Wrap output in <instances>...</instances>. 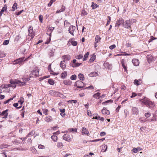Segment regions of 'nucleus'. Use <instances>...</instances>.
I'll return each instance as SVG.
<instances>
[{
    "instance_id": "nucleus-1",
    "label": "nucleus",
    "mask_w": 157,
    "mask_h": 157,
    "mask_svg": "<svg viewBox=\"0 0 157 157\" xmlns=\"http://www.w3.org/2000/svg\"><path fill=\"white\" fill-rule=\"evenodd\" d=\"M139 101L141 103V105H145L147 107L151 109H153L155 105L154 102L150 101L149 99L145 97L143 99H140Z\"/></svg>"
},
{
    "instance_id": "nucleus-2",
    "label": "nucleus",
    "mask_w": 157,
    "mask_h": 157,
    "mask_svg": "<svg viewBox=\"0 0 157 157\" xmlns=\"http://www.w3.org/2000/svg\"><path fill=\"white\" fill-rule=\"evenodd\" d=\"M25 59L24 57L19 58L13 61V64H16L18 63H21L23 61H25Z\"/></svg>"
},
{
    "instance_id": "nucleus-3",
    "label": "nucleus",
    "mask_w": 157,
    "mask_h": 157,
    "mask_svg": "<svg viewBox=\"0 0 157 157\" xmlns=\"http://www.w3.org/2000/svg\"><path fill=\"white\" fill-rule=\"evenodd\" d=\"M30 77H38L39 76V70L38 69L33 70L32 71L31 74L30 75Z\"/></svg>"
},
{
    "instance_id": "nucleus-4",
    "label": "nucleus",
    "mask_w": 157,
    "mask_h": 157,
    "mask_svg": "<svg viewBox=\"0 0 157 157\" xmlns=\"http://www.w3.org/2000/svg\"><path fill=\"white\" fill-rule=\"evenodd\" d=\"M10 83L12 85V87L15 88L16 87V85L19 84L20 83V80L15 79L14 80H10Z\"/></svg>"
},
{
    "instance_id": "nucleus-5",
    "label": "nucleus",
    "mask_w": 157,
    "mask_h": 157,
    "mask_svg": "<svg viewBox=\"0 0 157 157\" xmlns=\"http://www.w3.org/2000/svg\"><path fill=\"white\" fill-rule=\"evenodd\" d=\"M124 21L122 18H120L119 19H118L117 21V22L115 25V27H119L121 25L124 23Z\"/></svg>"
},
{
    "instance_id": "nucleus-6",
    "label": "nucleus",
    "mask_w": 157,
    "mask_h": 157,
    "mask_svg": "<svg viewBox=\"0 0 157 157\" xmlns=\"http://www.w3.org/2000/svg\"><path fill=\"white\" fill-rule=\"evenodd\" d=\"M131 25L130 20L126 21L124 22V23L123 24V27L127 29L130 28Z\"/></svg>"
},
{
    "instance_id": "nucleus-7",
    "label": "nucleus",
    "mask_w": 157,
    "mask_h": 157,
    "mask_svg": "<svg viewBox=\"0 0 157 157\" xmlns=\"http://www.w3.org/2000/svg\"><path fill=\"white\" fill-rule=\"evenodd\" d=\"M84 85V84L82 82L80 81H77L76 82L75 86H76L78 88H81L83 87Z\"/></svg>"
},
{
    "instance_id": "nucleus-8",
    "label": "nucleus",
    "mask_w": 157,
    "mask_h": 157,
    "mask_svg": "<svg viewBox=\"0 0 157 157\" xmlns=\"http://www.w3.org/2000/svg\"><path fill=\"white\" fill-rule=\"evenodd\" d=\"M94 119L100 120L102 121H103L105 119L103 117H101L98 114L95 113L94 114Z\"/></svg>"
},
{
    "instance_id": "nucleus-9",
    "label": "nucleus",
    "mask_w": 157,
    "mask_h": 157,
    "mask_svg": "<svg viewBox=\"0 0 157 157\" xmlns=\"http://www.w3.org/2000/svg\"><path fill=\"white\" fill-rule=\"evenodd\" d=\"M63 139L68 142H70L71 141L70 136L68 134H64L63 136Z\"/></svg>"
},
{
    "instance_id": "nucleus-10",
    "label": "nucleus",
    "mask_w": 157,
    "mask_h": 157,
    "mask_svg": "<svg viewBox=\"0 0 157 157\" xmlns=\"http://www.w3.org/2000/svg\"><path fill=\"white\" fill-rule=\"evenodd\" d=\"M75 28H76V27H75V26L71 25V26H70V27H69V29L68 31H69V33L71 34L73 36L74 35L73 33L74 32V31L75 29Z\"/></svg>"
},
{
    "instance_id": "nucleus-11",
    "label": "nucleus",
    "mask_w": 157,
    "mask_h": 157,
    "mask_svg": "<svg viewBox=\"0 0 157 157\" xmlns=\"http://www.w3.org/2000/svg\"><path fill=\"white\" fill-rule=\"evenodd\" d=\"M139 111L138 109L136 107H133L132 109V113L133 114L137 115L138 114Z\"/></svg>"
},
{
    "instance_id": "nucleus-12",
    "label": "nucleus",
    "mask_w": 157,
    "mask_h": 157,
    "mask_svg": "<svg viewBox=\"0 0 157 157\" xmlns=\"http://www.w3.org/2000/svg\"><path fill=\"white\" fill-rule=\"evenodd\" d=\"M102 114L105 115H109L110 114V112L109 110L107 109L106 108L104 107L101 110Z\"/></svg>"
},
{
    "instance_id": "nucleus-13",
    "label": "nucleus",
    "mask_w": 157,
    "mask_h": 157,
    "mask_svg": "<svg viewBox=\"0 0 157 157\" xmlns=\"http://www.w3.org/2000/svg\"><path fill=\"white\" fill-rule=\"evenodd\" d=\"M62 59L65 62L69 61L71 59V56L68 55H64L62 56Z\"/></svg>"
},
{
    "instance_id": "nucleus-14",
    "label": "nucleus",
    "mask_w": 157,
    "mask_h": 157,
    "mask_svg": "<svg viewBox=\"0 0 157 157\" xmlns=\"http://www.w3.org/2000/svg\"><path fill=\"white\" fill-rule=\"evenodd\" d=\"M8 111V109H6L1 113L2 118L6 119L8 115V113H7Z\"/></svg>"
},
{
    "instance_id": "nucleus-15",
    "label": "nucleus",
    "mask_w": 157,
    "mask_h": 157,
    "mask_svg": "<svg viewBox=\"0 0 157 157\" xmlns=\"http://www.w3.org/2000/svg\"><path fill=\"white\" fill-rule=\"evenodd\" d=\"M60 67L63 69H64L66 67L65 62L64 61H62L60 63Z\"/></svg>"
},
{
    "instance_id": "nucleus-16",
    "label": "nucleus",
    "mask_w": 157,
    "mask_h": 157,
    "mask_svg": "<svg viewBox=\"0 0 157 157\" xmlns=\"http://www.w3.org/2000/svg\"><path fill=\"white\" fill-rule=\"evenodd\" d=\"M132 62L133 65L136 66H138L139 64V61L137 59H133L132 60Z\"/></svg>"
},
{
    "instance_id": "nucleus-17",
    "label": "nucleus",
    "mask_w": 157,
    "mask_h": 157,
    "mask_svg": "<svg viewBox=\"0 0 157 157\" xmlns=\"http://www.w3.org/2000/svg\"><path fill=\"white\" fill-rule=\"evenodd\" d=\"M63 83L66 85L70 86L72 84V82L70 80H65L63 81Z\"/></svg>"
},
{
    "instance_id": "nucleus-18",
    "label": "nucleus",
    "mask_w": 157,
    "mask_h": 157,
    "mask_svg": "<svg viewBox=\"0 0 157 157\" xmlns=\"http://www.w3.org/2000/svg\"><path fill=\"white\" fill-rule=\"evenodd\" d=\"M101 151L103 152H105L107 149V146L105 144H104L101 146Z\"/></svg>"
},
{
    "instance_id": "nucleus-19",
    "label": "nucleus",
    "mask_w": 157,
    "mask_h": 157,
    "mask_svg": "<svg viewBox=\"0 0 157 157\" xmlns=\"http://www.w3.org/2000/svg\"><path fill=\"white\" fill-rule=\"evenodd\" d=\"M121 64L122 66L123 67L124 71L127 72V66L124 63V59H122L121 60Z\"/></svg>"
},
{
    "instance_id": "nucleus-20",
    "label": "nucleus",
    "mask_w": 157,
    "mask_h": 157,
    "mask_svg": "<svg viewBox=\"0 0 157 157\" xmlns=\"http://www.w3.org/2000/svg\"><path fill=\"white\" fill-rule=\"evenodd\" d=\"M7 10V6L6 5H4V6L2 8L1 11H0V17L2 15L3 12L6 10Z\"/></svg>"
},
{
    "instance_id": "nucleus-21",
    "label": "nucleus",
    "mask_w": 157,
    "mask_h": 157,
    "mask_svg": "<svg viewBox=\"0 0 157 157\" xmlns=\"http://www.w3.org/2000/svg\"><path fill=\"white\" fill-rule=\"evenodd\" d=\"M142 150V149L141 147H137V148H134L132 149L133 152L135 153H136L138 151H140Z\"/></svg>"
},
{
    "instance_id": "nucleus-22",
    "label": "nucleus",
    "mask_w": 157,
    "mask_h": 157,
    "mask_svg": "<svg viewBox=\"0 0 157 157\" xmlns=\"http://www.w3.org/2000/svg\"><path fill=\"white\" fill-rule=\"evenodd\" d=\"M60 111L61 112L60 113V115L62 117H64L65 115V109H59Z\"/></svg>"
},
{
    "instance_id": "nucleus-23",
    "label": "nucleus",
    "mask_w": 157,
    "mask_h": 157,
    "mask_svg": "<svg viewBox=\"0 0 157 157\" xmlns=\"http://www.w3.org/2000/svg\"><path fill=\"white\" fill-rule=\"evenodd\" d=\"M82 134H89L88 130L85 128L83 127L82 128Z\"/></svg>"
},
{
    "instance_id": "nucleus-24",
    "label": "nucleus",
    "mask_w": 157,
    "mask_h": 157,
    "mask_svg": "<svg viewBox=\"0 0 157 157\" xmlns=\"http://www.w3.org/2000/svg\"><path fill=\"white\" fill-rule=\"evenodd\" d=\"M65 7L63 5V6H62L61 9H60L59 10H58L56 11V13H59L61 12H63V11H64L65 10Z\"/></svg>"
},
{
    "instance_id": "nucleus-25",
    "label": "nucleus",
    "mask_w": 157,
    "mask_h": 157,
    "mask_svg": "<svg viewBox=\"0 0 157 157\" xmlns=\"http://www.w3.org/2000/svg\"><path fill=\"white\" fill-rule=\"evenodd\" d=\"M101 39V38L98 35H96L95 38V43H98L100 41Z\"/></svg>"
},
{
    "instance_id": "nucleus-26",
    "label": "nucleus",
    "mask_w": 157,
    "mask_h": 157,
    "mask_svg": "<svg viewBox=\"0 0 157 157\" xmlns=\"http://www.w3.org/2000/svg\"><path fill=\"white\" fill-rule=\"evenodd\" d=\"M141 81L140 79H135L134 81V84L137 85L141 84Z\"/></svg>"
},
{
    "instance_id": "nucleus-27",
    "label": "nucleus",
    "mask_w": 157,
    "mask_h": 157,
    "mask_svg": "<svg viewBox=\"0 0 157 157\" xmlns=\"http://www.w3.org/2000/svg\"><path fill=\"white\" fill-rule=\"evenodd\" d=\"M50 94L51 95H52L53 96H55L56 95H57L59 94V92H56L55 91L53 90H51L50 91Z\"/></svg>"
},
{
    "instance_id": "nucleus-28",
    "label": "nucleus",
    "mask_w": 157,
    "mask_h": 157,
    "mask_svg": "<svg viewBox=\"0 0 157 157\" xmlns=\"http://www.w3.org/2000/svg\"><path fill=\"white\" fill-rule=\"evenodd\" d=\"M78 78L81 80L83 81L84 79V77L83 75L81 73H80L78 75Z\"/></svg>"
},
{
    "instance_id": "nucleus-29",
    "label": "nucleus",
    "mask_w": 157,
    "mask_h": 157,
    "mask_svg": "<svg viewBox=\"0 0 157 157\" xmlns=\"http://www.w3.org/2000/svg\"><path fill=\"white\" fill-rule=\"evenodd\" d=\"M67 73L66 71H64L63 72L61 75V77L62 78H65L67 76Z\"/></svg>"
},
{
    "instance_id": "nucleus-30",
    "label": "nucleus",
    "mask_w": 157,
    "mask_h": 157,
    "mask_svg": "<svg viewBox=\"0 0 157 157\" xmlns=\"http://www.w3.org/2000/svg\"><path fill=\"white\" fill-rule=\"evenodd\" d=\"M17 4L16 2L14 3L12 8V10L13 11H14L16 10L17 9Z\"/></svg>"
},
{
    "instance_id": "nucleus-31",
    "label": "nucleus",
    "mask_w": 157,
    "mask_h": 157,
    "mask_svg": "<svg viewBox=\"0 0 157 157\" xmlns=\"http://www.w3.org/2000/svg\"><path fill=\"white\" fill-rule=\"evenodd\" d=\"M51 138L55 142H57V137L55 135H52L51 136Z\"/></svg>"
},
{
    "instance_id": "nucleus-32",
    "label": "nucleus",
    "mask_w": 157,
    "mask_h": 157,
    "mask_svg": "<svg viewBox=\"0 0 157 157\" xmlns=\"http://www.w3.org/2000/svg\"><path fill=\"white\" fill-rule=\"evenodd\" d=\"M69 42H70L71 43V44L74 46H76L77 44V42L75 41L70 40Z\"/></svg>"
},
{
    "instance_id": "nucleus-33",
    "label": "nucleus",
    "mask_w": 157,
    "mask_h": 157,
    "mask_svg": "<svg viewBox=\"0 0 157 157\" xmlns=\"http://www.w3.org/2000/svg\"><path fill=\"white\" fill-rule=\"evenodd\" d=\"M63 146V144L61 142H58L57 143V146L59 148H61Z\"/></svg>"
},
{
    "instance_id": "nucleus-34",
    "label": "nucleus",
    "mask_w": 157,
    "mask_h": 157,
    "mask_svg": "<svg viewBox=\"0 0 157 157\" xmlns=\"http://www.w3.org/2000/svg\"><path fill=\"white\" fill-rule=\"evenodd\" d=\"M70 25V23L68 22L67 20H65L64 22V26L65 27H67Z\"/></svg>"
},
{
    "instance_id": "nucleus-35",
    "label": "nucleus",
    "mask_w": 157,
    "mask_h": 157,
    "mask_svg": "<svg viewBox=\"0 0 157 157\" xmlns=\"http://www.w3.org/2000/svg\"><path fill=\"white\" fill-rule=\"evenodd\" d=\"M98 75V74L95 72H92L89 75L90 76H96Z\"/></svg>"
},
{
    "instance_id": "nucleus-36",
    "label": "nucleus",
    "mask_w": 157,
    "mask_h": 157,
    "mask_svg": "<svg viewBox=\"0 0 157 157\" xmlns=\"http://www.w3.org/2000/svg\"><path fill=\"white\" fill-rule=\"evenodd\" d=\"M89 54V53L88 52H86L85 54V55L84 56V58L83 59V61H85L87 59Z\"/></svg>"
},
{
    "instance_id": "nucleus-37",
    "label": "nucleus",
    "mask_w": 157,
    "mask_h": 157,
    "mask_svg": "<svg viewBox=\"0 0 157 157\" xmlns=\"http://www.w3.org/2000/svg\"><path fill=\"white\" fill-rule=\"evenodd\" d=\"M81 64H82V63H76L75 64H72L71 66L74 67H78Z\"/></svg>"
},
{
    "instance_id": "nucleus-38",
    "label": "nucleus",
    "mask_w": 157,
    "mask_h": 157,
    "mask_svg": "<svg viewBox=\"0 0 157 157\" xmlns=\"http://www.w3.org/2000/svg\"><path fill=\"white\" fill-rule=\"evenodd\" d=\"M52 117L50 116H48L45 117V120L47 122H49L51 121Z\"/></svg>"
},
{
    "instance_id": "nucleus-39",
    "label": "nucleus",
    "mask_w": 157,
    "mask_h": 157,
    "mask_svg": "<svg viewBox=\"0 0 157 157\" xmlns=\"http://www.w3.org/2000/svg\"><path fill=\"white\" fill-rule=\"evenodd\" d=\"M100 93H97L94 94L93 96V97L95 98H96V99H98L99 98V97L100 96Z\"/></svg>"
},
{
    "instance_id": "nucleus-40",
    "label": "nucleus",
    "mask_w": 157,
    "mask_h": 157,
    "mask_svg": "<svg viewBox=\"0 0 157 157\" xmlns=\"http://www.w3.org/2000/svg\"><path fill=\"white\" fill-rule=\"evenodd\" d=\"M8 145L6 144H2L0 145V148L2 149L7 147Z\"/></svg>"
},
{
    "instance_id": "nucleus-41",
    "label": "nucleus",
    "mask_w": 157,
    "mask_h": 157,
    "mask_svg": "<svg viewBox=\"0 0 157 157\" xmlns=\"http://www.w3.org/2000/svg\"><path fill=\"white\" fill-rule=\"evenodd\" d=\"M113 102V101L112 100H110L108 101H105L104 102H102V104L103 105H106V104L107 103H109V102L112 103Z\"/></svg>"
},
{
    "instance_id": "nucleus-42",
    "label": "nucleus",
    "mask_w": 157,
    "mask_h": 157,
    "mask_svg": "<svg viewBox=\"0 0 157 157\" xmlns=\"http://www.w3.org/2000/svg\"><path fill=\"white\" fill-rule=\"evenodd\" d=\"M29 35L32 38H33L35 36V34L33 33V31L29 32Z\"/></svg>"
},
{
    "instance_id": "nucleus-43",
    "label": "nucleus",
    "mask_w": 157,
    "mask_h": 157,
    "mask_svg": "<svg viewBox=\"0 0 157 157\" xmlns=\"http://www.w3.org/2000/svg\"><path fill=\"white\" fill-rule=\"evenodd\" d=\"M48 82L49 84L51 85H53L55 83L54 81L51 79H48Z\"/></svg>"
},
{
    "instance_id": "nucleus-44",
    "label": "nucleus",
    "mask_w": 157,
    "mask_h": 157,
    "mask_svg": "<svg viewBox=\"0 0 157 157\" xmlns=\"http://www.w3.org/2000/svg\"><path fill=\"white\" fill-rule=\"evenodd\" d=\"M98 6V5L96 4H95L93 2H92V5H91V7H92L93 9H95Z\"/></svg>"
},
{
    "instance_id": "nucleus-45",
    "label": "nucleus",
    "mask_w": 157,
    "mask_h": 157,
    "mask_svg": "<svg viewBox=\"0 0 157 157\" xmlns=\"http://www.w3.org/2000/svg\"><path fill=\"white\" fill-rule=\"evenodd\" d=\"M6 55V54L3 52H0V58H3L5 57Z\"/></svg>"
},
{
    "instance_id": "nucleus-46",
    "label": "nucleus",
    "mask_w": 157,
    "mask_h": 157,
    "mask_svg": "<svg viewBox=\"0 0 157 157\" xmlns=\"http://www.w3.org/2000/svg\"><path fill=\"white\" fill-rule=\"evenodd\" d=\"M42 111L44 114L46 115L48 114L47 112H48V109H42Z\"/></svg>"
},
{
    "instance_id": "nucleus-47",
    "label": "nucleus",
    "mask_w": 157,
    "mask_h": 157,
    "mask_svg": "<svg viewBox=\"0 0 157 157\" xmlns=\"http://www.w3.org/2000/svg\"><path fill=\"white\" fill-rule=\"evenodd\" d=\"M77 76L75 75H71L70 77V78L72 80H75L76 79Z\"/></svg>"
},
{
    "instance_id": "nucleus-48",
    "label": "nucleus",
    "mask_w": 157,
    "mask_h": 157,
    "mask_svg": "<svg viewBox=\"0 0 157 157\" xmlns=\"http://www.w3.org/2000/svg\"><path fill=\"white\" fill-rule=\"evenodd\" d=\"M86 14V13L84 9H82V10L81 15L84 16Z\"/></svg>"
},
{
    "instance_id": "nucleus-49",
    "label": "nucleus",
    "mask_w": 157,
    "mask_h": 157,
    "mask_svg": "<svg viewBox=\"0 0 157 157\" xmlns=\"http://www.w3.org/2000/svg\"><path fill=\"white\" fill-rule=\"evenodd\" d=\"M56 0H51L50 1L49 3L48 4V6L49 7L51 6L53 3L54 2L56 1Z\"/></svg>"
},
{
    "instance_id": "nucleus-50",
    "label": "nucleus",
    "mask_w": 157,
    "mask_h": 157,
    "mask_svg": "<svg viewBox=\"0 0 157 157\" xmlns=\"http://www.w3.org/2000/svg\"><path fill=\"white\" fill-rule=\"evenodd\" d=\"M139 120L141 122H145L147 121V120H146V119L144 117H140V118Z\"/></svg>"
},
{
    "instance_id": "nucleus-51",
    "label": "nucleus",
    "mask_w": 157,
    "mask_h": 157,
    "mask_svg": "<svg viewBox=\"0 0 157 157\" xmlns=\"http://www.w3.org/2000/svg\"><path fill=\"white\" fill-rule=\"evenodd\" d=\"M20 83L18 84V85H19L20 86H22L26 85V83L25 82H21L20 81Z\"/></svg>"
},
{
    "instance_id": "nucleus-52",
    "label": "nucleus",
    "mask_w": 157,
    "mask_h": 157,
    "mask_svg": "<svg viewBox=\"0 0 157 157\" xmlns=\"http://www.w3.org/2000/svg\"><path fill=\"white\" fill-rule=\"evenodd\" d=\"M15 97V96H14L13 98H11L10 99H8V100H6V101L4 102V104H6V103H7L9 101H10L11 100H13V98Z\"/></svg>"
},
{
    "instance_id": "nucleus-53",
    "label": "nucleus",
    "mask_w": 157,
    "mask_h": 157,
    "mask_svg": "<svg viewBox=\"0 0 157 157\" xmlns=\"http://www.w3.org/2000/svg\"><path fill=\"white\" fill-rule=\"evenodd\" d=\"M94 154L92 152H90L89 155H87L84 156V157H92V155H94Z\"/></svg>"
},
{
    "instance_id": "nucleus-54",
    "label": "nucleus",
    "mask_w": 157,
    "mask_h": 157,
    "mask_svg": "<svg viewBox=\"0 0 157 157\" xmlns=\"http://www.w3.org/2000/svg\"><path fill=\"white\" fill-rule=\"evenodd\" d=\"M82 57H83V56L82 55H81V54H79V55L77 56L76 57V58L77 59H82Z\"/></svg>"
},
{
    "instance_id": "nucleus-55",
    "label": "nucleus",
    "mask_w": 157,
    "mask_h": 157,
    "mask_svg": "<svg viewBox=\"0 0 157 157\" xmlns=\"http://www.w3.org/2000/svg\"><path fill=\"white\" fill-rule=\"evenodd\" d=\"M9 40H6L4 41L3 44L4 45H6L9 44Z\"/></svg>"
},
{
    "instance_id": "nucleus-56",
    "label": "nucleus",
    "mask_w": 157,
    "mask_h": 157,
    "mask_svg": "<svg viewBox=\"0 0 157 157\" xmlns=\"http://www.w3.org/2000/svg\"><path fill=\"white\" fill-rule=\"evenodd\" d=\"M39 20L40 21L41 23L42 22V21L43 19V16L41 15H40L39 17Z\"/></svg>"
},
{
    "instance_id": "nucleus-57",
    "label": "nucleus",
    "mask_w": 157,
    "mask_h": 157,
    "mask_svg": "<svg viewBox=\"0 0 157 157\" xmlns=\"http://www.w3.org/2000/svg\"><path fill=\"white\" fill-rule=\"evenodd\" d=\"M116 47L115 44H113L110 46L109 47V49L111 50H112Z\"/></svg>"
},
{
    "instance_id": "nucleus-58",
    "label": "nucleus",
    "mask_w": 157,
    "mask_h": 157,
    "mask_svg": "<svg viewBox=\"0 0 157 157\" xmlns=\"http://www.w3.org/2000/svg\"><path fill=\"white\" fill-rule=\"evenodd\" d=\"M95 59V56H92L90 60V62H91V61L92 62L94 61Z\"/></svg>"
},
{
    "instance_id": "nucleus-59",
    "label": "nucleus",
    "mask_w": 157,
    "mask_h": 157,
    "mask_svg": "<svg viewBox=\"0 0 157 157\" xmlns=\"http://www.w3.org/2000/svg\"><path fill=\"white\" fill-rule=\"evenodd\" d=\"M130 21L131 25H132V24L133 23H135L136 21V20L135 19H132L131 20H130Z\"/></svg>"
},
{
    "instance_id": "nucleus-60",
    "label": "nucleus",
    "mask_w": 157,
    "mask_h": 157,
    "mask_svg": "<svg viewBox=\"0 0 157 157\" xmlns=\"http://www.w3.org/2000/svg\"><path fill=\"white\" fill-rule=\"evenodd\" d=\"M144 115L146 117L148 118L151 116V114L149 113H145Z\"/></svg>"
},
{
    "instance_id": "nucleus-61",
    "label": "nucleus",
    "mask_w": 157,
    "mask_h": 157,
    "mask_svg": "<svg viewBox=\"0 0 157 157\" xmlns=\"http://www.w3.org/2000/svg\"><path fill=\"white\" fill-rule=\"evenodd\" d=\"M68 102L71 103H72V102H74V103H76L77 102V101L76 100H70L68 101Z\"/></svg>"
},
{
    "instance_id": "nucleus-62",
    "label": "nucleus",
    "mask_w": 157,
    "mask_h": 157,
    "mask_svg": "<svg viewBox=\"0 0 157 157\" xmlns=\"http://www.w3.org/2000/svg\"><path fill=\"white\" fill-rule=\"evenodd\" d=\"M105 134L106 133L104 132H101L100 134V135L102 136H105Z\"/></svg>"
},
{
    "instance_id": "nucleus-63",
    "label": "nucleus",
    "mask_w": 157,
    "mask_h": 157,
    "mask_svg": "<svg viewBox=\"0 0 157 157\" xmlns=\"http://www.w3.org/2000/svg\"><path fill=\"white\" fill-rule=\"evenodd\" d=\"M69 130L70 132H76L77 131V129L76 128H70L69 129Z\"/></svg>"
},
{
    "instance_id": "nucleus-64",
    "label": "nucleus",
    "mask_w": 157,
    "mask_h": 157,
    "mask_svg": "<svg viewBox=\"0 0 157 157\" xmlns=\"http://www.w3.org/2000/svg\"><path fill=\"white\" fill-rule=\"evenodd\" d=\"M38 148L39 149H43L45 147L43 145L40 144L38 146Z\"/></svg>"
}]
</instances>
